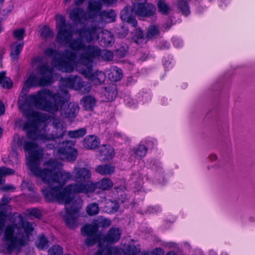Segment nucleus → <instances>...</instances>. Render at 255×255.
<instances>
[{
  "label": "nucleus",
  "mask_w": 255,
  "mask_h": 255,
  "mask_svg": "<svg viewBox=\"0 0 255 255\" xmlns=\"http://www.w3.org/2000/svg\"><path fill=\"white\" fill-rule=\"evenodd\" d=\"M209 255H217L216 253L214 251H210L209 252Z\"/></svg>",
  "instance_id": "obj_60"
},
{
  "label": "nucleus",
  "mask_w": 255,
  "mask_h": 255,
  "mask_svg": "<svg viewBox=\"0 0 255 255\" xmlns=\"http://www.w3.org/2000/svg\"><path fill=\"white\" fill-rule=\"evenodd\" d=\"M11 199L6 195H4L0 200V210L4 209V207L6 206L10 201Z\"/></svg>",
  "instance_id": "obj_44"
},
{
  "label": "nucleus",
  "mask_w": 255,
  "mask_h": 255,
  "mask_svg": "<svg viewBox=\"0 0 255 255\" xmlns=\"http://www.w3.org/2000/svg\"><path fill=\"white\" fill-rule=\"evenodd\" d=\"M24 148L25 150L33 151L28 159L30 171L48 185L42 189L45 199L65 204L64 210L61 212L63 219L69 228H77L79 225L77 214L81 208L82 201L80 198L74 199L72 193H76L66 189L69 185L63 188L69 180H73L72 175L62 169V163L54 159L45 162L43 169H41L40 161L43 155L42 150L37 149V145L32 143H26Z\"/></svg>",
  "instance_id": "obj_1"
},
{
  "label": "nucleus",
  "mask_w": 255,
  "mask_h": 255,
  "mask_svg": "<svg viewBox=\"0 0 255 255\" xmlns=\"http://www.w3.org/2000/svg\"><path fill=\"white\" fill-rule=\"evenodd\" d=\"M121 231L118 228L112 227L111 228L108 233L104 236L103 238L101 237L102 241V245H101V250H102V255H104L106 254V251H104L106 249H113L117 247H110L108 246H104V244L107 243L108 244H114L118 242L121 238ZM119 250V252L116 255H119L120 254V250L117 248ZM112 255H114V253L113 252L112 253Z\"/></svg>",
  "instance_id": "obj_14"
},
{
  "label": "nucleus",
  "mask_w": 255,
  "mask_h": 255,
  "mask_svg": "<svg viewBox=\"0 0 255 255\" xmlns=\"http://www.w3.org/2000/svg\"><path fill=\"white\" fill-rule=\"evenodd\" d=\"M86 211L89 216H94L99 212V205L96 203H92L87 205Z\"/></svg>",
  "instance_id": "obj_35"
},
{
  "label": "nucleus",
  "mask_w": 255,
  "mask_h": 255,
  "mask_svg": "<svg viewBox=\"0 0 255 255\" xmlns=\"http://www.w3.org/2000/svg\"><path fill=\"white\" fill-rule=\"evenodd\" d=\"M85 0H75V3L76 5H80L82 4ZM104 3L108 5H111L114 3L116 0H101Z\"/></svg>",
  "instance_id": "obj_46"
},
{
  "label": "nucleus",
  "mask_w": 255,
  "mask_h": 255,
  "mask_svg": "<svg viewBox=\"0 0 255 255\" xmlns=\"http://www.w3.org/2000/svg\"><path fill=\"white\" fill-rule=\"evenodd\" d=\"M33 230L32 225L21 219L18 224L8 225L5 228L0 250L4 254H11L17 248L26 245Z\"/></svg>",
  "instance_id": "obj_3"
},
{
  "label": "nucleus",
  "mask_w": 255,
  "mask_h": 255,
  "mask_svg": "<svg viewBox=\"0 0 255 255\" xmlns=\"http://www.w3.org/2000/svg\"><path fill=\"white\" fill-rule=\"evenodd\" d=\"M119 207V204L117 202L109 200L106 201L104 208L106 212L109 213H113L118 210Z\"/></svg>",
  "instance_id": "obj_30"
},
{
  "label": "nucleus",
  "mask_w": 255,
  "mask_h": 255,
  "mask_svg": "<svg viewBox=\"0 0 255 255\" xmlns=\"http://www.w3.org/2000/svg\"><path fill=\"white\" fill-rule=\"evenodd\" d=\"M113 182L109 178H104L97 182L88 181L86 182H77L69 184L67 190L75 193H82L86 194L93 193L96 189L108 190L113 187Z\"/></svg>",
  "instance_id": "obj_8"
},
{
  "label": "nucleus",
  "mask_w": 255,
  "mask_h": 255,
  "mask_svg": "<svg viewBox=\"0 0 255 255\" xmlns=\"http://www.w3.org/2000/svg\"><path fill=\"white\" fill-rule=\"evenodd\" d=\"M99 31L98 28L90 27V26L85 27L77 30V33L79 34V37L71 39L72 36L69 39L68 42L62 43L61 44H68V46L71 49L77 51H81L77 58L76 55L74 66L76 64H87L85 62L84 60L88 58V55L85 53V49L87 47L94 46L93 45H85L84 40L87 42H91L98 38V33ZM75 55V53L73 52Z\"/></svg>",
  "instance_id": "obj_5"
},
{
  "label": "nucleus",
  "mask_w": 255,
  "mask_h": 255,
  "mask_svg": "<svg viewBox=\"0 0 255 255\" xmlns=\"http://www.w3.org/2000/svg\"><path fill=\"white\" fill-rule=\"evenodd\" d=\"M84 15V12L83 9L79 7L74 8L69 12L70 19L75 23L79 22Z\"/></svg>",
  "instance_id": "obj_24"
},
{
  "label": "nucleus",
  "mask_w": 255,
  "mask_h": 255,
  "mask_svg": "<svg viewBox=\"0 0 255 255\" xmlns=\"http://www.w3.org/2000/svg\"><path fill=\"white\" fill-rule=\"evenodd\" d=\"M96 103L95 98L91 96H84L81 100V104L86 110H91L94 107Z\"/></svg>",
  "instance_id": "obj_22"
},
{
  "label": "nucleus",
  "mask_w": 255,
  "mask_h": 255,
  "mask_svg": "<svg viewBox=\"0 0 255 255\" xmlns=\"http://www.w3.org/2000/svg\"><path fill=\"white\" fill-rule=\"evenodd\" d=\"M158 11L162 14L167 15L170 11L169 6L163 1L159 0L157 3Z\"/></svg>",
  "instance_id": "obj_36"
},
{
  "label": "nucleus",
  "mask_w": 255,
  "mask_h": 255,
  "mask_svg": "<svg viewBox=\"0 0 255 255\" xmlns=\"http://www.w3.org/2000/svg\"><path fill=\"white\" fill-rule=\"evenodd\" d=\"M23 129L27 131L26 136L28 139L43 142L62 139L66 131L64 122L58 119L53 120L51 130L45 124L36 127L33 122L30 121L24 124Z\"/></svg>",
  "instance_id": "obj_4"
},
{
  "label": "nucleus",
  "mask_w": 255,
  "mask_h": 255,
  "mask_svg": "<svg viewBox=\"0 0 255 255\" xmlns=\"http://www.w3.org/2000/svg\"><path fill=\"white\" fill-rule=\"evenodd\" d=\"M12 85L11 80L5 76V72H0V86L3 88L10 89Z\"/></svg>",
  "instance_id": "obj_32"
},
{
  "label": "nucleus",
  "mask_w": 255,
  "mask_h": 255,
  "mask_svg": "<svg viewBox=\"0 0 255 255\" xmlns=\"http://www.w3.org/2000/svg\"><path fill=\"white\" fill-rule=\"evenodd\" d=\"M65 88H70L76 90H80L84 93H88L91 90V86L88 83L84 82L82 79L77 76L71 75L68 77L61 78L60 81V90L67 91Z\"/></svg>",
  "instance_id": "obj_9"
},
{
  "label": "nucleus",
  "mask_w": 255,
  "mask_h": 255,
  "mask_svg": "<svg viewBox=\"0 0 255 255\" xmlns=\"http://www.w3.org/2000/svg\"><path fill=\"white\" fill-rule=\"evenodd\" d=\"M73 174L74 177V180H80L85 181L88 180L91 177V172L88 168L85 167H79L76 166L74 167Z\"/></svg>",
  "instance_id": "obj_17"
},
{
  "label": "nucleus",
  "mask_w": 255,
  "mask_h": 255,
  "mask_svg": "<svg viewBox=\"0 0 255 255\" xmlns=\"http://www.w3.org/2000/svg\"><path fill=\"white\" fill-rule=\"evenodd\" d=\"M127 104L128 107L132 108H136L137 106V103L134 101L132 99H130L127 101Z\"/></svg>",
  "instance_id": "obj_51"
},
{
  "label": "nucleus",
  "mask_w": 255,
  "mask_h": 255,
  "mask_svg": "<svg viewBox=\"0 0 255 255\" xmlns=\"http://www.w3.org/2000/svg\"><path fill=\"white\" fill-rule=\"evenodd\" d=\"M35 244L40 250L46 249L48 247V241L43 235H40L37 238Z\"/></svg>",
  "instance_id": "obj_31"
},
{
  "label": "nucleus",
  "mask_w": 255,
  "mask_h": 255,
  "mask_svg": "<svg viewBox=\"0 0 255 255\" xmlns=\"http://www.w3.org/2000/svg\"><path fill=\"white\" fill-rule=\"evenodd\" d=\"M109 77L112 81L116 82L120 80L122 77L121 69L116 66L112 67L111 71L109 74Z\"/></svg>",
  "instance_id": "obj_28"
},
{
  "label": "nucleus",
  "mask_w": 255,
  "mask_h": 255,
  "mask_svg": "<svg viewBox=\"0 0 255 255\" xmlns=\"http://www.w3.org/2000/svg\"><path fill=\"white\" fill-rule=\"evenodd\" d=\"M42 60L40 57L35 58V62L40 63L36 69V75L34 73L29 75L23 85L22 92H27L31 87L45 86L52 82L53 68L49 67L48 62H41Z\"/></svg>",
  "instance_id": "obj_6"
},
{
  "label": "nucleus",
  "mask_w": 255,
  "mask_h": 255,
  "mask_svg": "<svg viewBox=\"0 0 255 255\" xmlns=\"http://www.w3.org/2000/svg\"><path fill=\"white\" fill-rule=\"evenodd\" d=\"M151 169L155 172H157L159 174L162 172V169L160 162L153 163L151 166Z\"/></svg>",
  "instance_id": "obj_45"
},
{
  "label": "nucleus",
  "mask_w": 255,
  "mask_h": 255,
  "mask_svg": "<svg viewBox=\"0 0 255 255\" xmlns=\"http://www.w3.org/2000/svg\"><path fill=\"white\" fill-rule=\"evenodd\" d=\"M25 34V30L23 28L17 29L13 31V37L18 41H23V39Z\"/></svg>",
  "instance_id": "obj_41"
},
{
  "label": "nucleus",
  "mask_w": 255,
  "mask_h": 255,
  "mask_svg": "<svg viewBox=\"0 0 255 255\" xmlns=\"http://www.w3.org/2000/svg\"><path fill=\"white\" fill-rule=\"evenodd\" d=\"M22 189H27L30 191H33L34 190V185L31 181L23 180L21 183Z\"/></svg>",
  "instance_id": "obj_42"
},
{
  "label": "nucleus",
  "mask_w": 255,
  "mask_h": 255,
  "mask_svg": "<svg viewBox=\"0 0 255 255\" xmlns=\"http://www.w3.org/2000/svg\"><path fill=\"white\" fill-rule=\"evenodd\" d=\"M14 171L9 168L2 167L0 168V174L5 176L14 174Z\"/></svg>",
  "instance_id": "obj_43"
},
{
  "label": "nucleus",
  "mask_w": 255,
  "mask_h": 255,
  "mask_svg": "<svg viewBox=\"0 0 255 255\" xmlns=\"http://www.w3.org/2000/svg\"><path fill=\"white\" fill-rule=\"evenodd\" d=\"M85 51V53L88 55V57L84 61L89 65L94 63L96 60L111 61L114 57L112 51L107 50H101L98 46L95 45L87 47Z\"/></svg>",
  "instance_id": "obj_10"
},
{
  "label": "nucleus",
  "mask_w": 255,
  "mask_h": 255,
  "mask_svg": "<svg viewBox=\"0 0 255 255\" xmlns=\"http://www.w3.org/2000/svg\"><path fill=\"white\" fill-rule=\"evenodd\" d=\"M4 176H2V175L0 174V185L3 184L5 181Z\"/></svg>",
  "instance_id": "obj_57"
},
{
  "label": "nucleus",
  "mask_w": 255,
  "mask_h": 255,
  "mask_svg": "<svg viewBox=\"0 0 255 255\" xmlns=\"http://www.w3.org/2000/svg\"><path fill=\"white\" fill-rule=\"evenodd\" d=\"M100 143L99 139L97 136L91 135L86 136L83 141V145L88 149L96 148Z\"/></svg>",
  "instance_id": "obj_21"
},
{
  "label": "nucleus",
  "mask_w": 255,
  "mask_h": 255,
  "mask_svg": "<svg viewBox=\"0 0 255 255\" xmlns=\"http://www.w3.org/2000/svg\"><path fill=\"white\" fill-rule=\"evenodd\" d=\"M142 179H143L142 176L140 175V177L138 178V180L139 185H140L141 184Z\"/></svg>",
  "instance_id": "obj_59"
},
{
  "label": "nucleus",
  "mask_w": 255,
  "mask_h": 255,
  "mask_svg": "<svg viewBox=\"0 0 255 255\" xmlns=\"http://www.w3.org/2000/svg\"><path fill=\"white\" fill-rule=\"evenodd\" d=\"M172 21L171 20H167L163 25V27L165 30L169 29L172 26Z\"/></svg>",
  "instance_id": "obj_52"
},
{
  "label": "nucleus",
  "mask_w": 255,
  "mask_h": 255,
  "mask_svg": "<svg viewBox=\"0 0 255 255\" xmlns=\"http://www.w3.org/2000/svg\"><path fill=\"white\" fill-rule=\"evenodd\" d=\"M32 141H31L25 142V137H23V136L20 137L18 135L15 134L13 136V141H12L13 146H14L15 147L21 146V145L23 144V143H24L23 144V148H24V151L26 152H28L29 153L28 156L27 157V164L28 166H29V161H28L29 157L30 156V155L32 154L33 151L25 150V148H24L25 145L27 143H32L37 145V149H41L43 151V149L42 148H40L38 146V144L35 143V141L36 140H33V139H32Z\"/></svg>",
  "instance_id": "obj_19"
},
{
  "label": "nucleus",
  "mask_w": 255,
  "mask_h": 255,
  "mask_svg": "<svg viewBox=\"0 0 255 255\" xmlns=\"http://www.w3.org/2000/svg\"><path fill=\"white\" fill-rule=\"evenodd\" d=\"M46 147L48 148V149H52V148H54V145H53V144H47V146H46Z\"/></svg>",
  "instance_id": "obj_58"
},
{
  "label": "nucleus",
  "mask_w": 255,
  "mask_h": 255,
  "mask_svg": "<svg viewBox=\"0 0 255 255\" xmlns=\"http://www.w3.org/2000/svg\"><path fill=\"white\" fill-rule=\"evenodd\" d=\"M131 10L138 17H146L153 15L156 8L154 5L151 3L137 2L132 4Z\"/></svg>",
  "instance_id": "obj_15"
},
{
  "label": "nucleus",
  "mask_w": 255,
  "mask_h": 255,
  "mask_svg": "<svg viewBox=\"0 0 255 255\" xmlns=\"http://www.w3.org/2000/svg\"><path fill=\"white\" fill-rule=\"evenodd\" d=\"M136 32L137 33V38L138 39H142L143 37L142 32L140 30H136Z\"/></svg>",
  "instance_id": "obj_56"
},
{
  "label": "nucleus",
  "mask_w": 255,
  "mask_h": 255,
  "mask_svg": "<svg viewBox=\"0 0 255 255\" xmlns=\"http://www.w3.org/2000/svg\"><path fill=\"white\" fill-rule=\"evenodd\" d=\"M121 17L123 21L131 24L133 27H136L137 24V21L133 16L129 14L128 9L127 8H124L121 11Z\"/></svg>",
  "instance_id": "obj_26"
},
{
  "label": "nucleus",
  "mask_w": 255,
  "mask_h": 255,
  "mask_svg": "<svg viewBox=\"0 0 255 255\" xmlns=\"http://www.w3.org/2000/svg\"><path fill=\"white\" fill-rule=\"evenodd\" d=\"M69 98V95L65 90L53 93L44 89L28 95L24 101L19 100L18 104L24 116L29 120L38 116V113L33 108L52 114L59 110L62 116L70 119L77 116L79 108L76 103L66 104Z\"/></svg>",
  "instance_id": "obj_2"
},
{
  "label": "nucleus",
  "mask_w": 255,
  "mask_h": 255,
  "mask_svg": "<svg viewBox=\"0 0 255 255\" xmlns=\"http://www.w3.org/2000/svg\"><path fill=\"white\" fill-rule=\"evenodd\" d=\"M99 16L101 21L98 22V26H103L104 23L113 22L116 19V14L113 10H104L101 11Z\"/></svg>",
  "instance_id": "obj_20"
},
{
  "label": "nucleus",
  "mask_w": 255,
  "mask_h": 255,
  "mask_svg": "<svg viewBox=\"0 0 255 255\" xmlns=\"http://www.w3.org/2000/svg\"><path fill=\"white\" fill-rule=\"evenodd\" d=\"M149 211L151 213H155L159 211L160 210L159 207H150L149 208Z\"/></svg>",
  "instance_id": "obj_53"
},
{
  "label": "nucleus",
  "mask_w": 255,
  "mask_h": 255,
  "mask_svg": "<svg viewBox=\"0 0 255 255\" xmlns=\"http://www.w3.org/2000/svg\"><path fill=\"white\" fill-rule=\"evenodd\" d=\"M5 108L3 103L0 101V116L4 114Z\"/></svg>",
  "instance_id": "obj_54"
},
{
  "label": "nucleus",
  "mask_w": 255,
  "mask_h": 255,
  "mask_svg": "<svg viewBox=\"0 0 255 255\" xmlns=\"http://www.w3.org/2000/svg\"><path fill=\"white\" fill-rule=\"evenodd\" d=\"M221 255H228L226 253H223Z\"/></svg>",
  "instance_id": "obj_64"
},
{
  "label": "nucleus",
  "mask_w": 255,
  "mask_h": 255,
  "mask_svg": "<svg viewBox=\"0 0 255 255\" xmlns=\"http://www.w3.org/2000/svg\"><path fill=\"white\" fill-rule=\"evenodd\" d=\"M101 3L99 1L90 0L89 1L88 10L90 12L93 13L95 17L101 8Z\"/></svg>",
  "instance_id": "obj_29"
},
{
  "label": "nucleus",
  "mask_w": 255,
  "mask_h": 255,
  "mask_svg": "<svg viewBox=\"0 0 255 255\" xmlns=\"http://www.w3.org/2000/svg\"><path fill=\"white\" fill-rule=\"evenodd\" d=\"M3 133V129L0 127V138L1 137Z\"/></svg>",
  "instance_id": "obj_62"
},
{
  "label": "nucleus",
  "mask_w": 255,
  "mask_h": 255,
  "mask_svg": "<svg viewBox=\"0 0 255 255\" xmlns=\"http://www.w3.org/2000/svg\"><path fill=\"white\" fill-rule=\"evenodd\" d=\"M14 189L15 187L12 185H6L0 188V190L2 191L14 190Z\"/></svg>",
  "instance_id": "obj_49"
},
{
  "label": "nucleus",
  "mask_w": 255,
  "mask_h": 255,
  "mask_svg": "<svg viewBox=\"0 0 255 255\" xmlns=\"http://www.w3.org/2000/svg\"><path fill=\"white\" fill-rule=\"evenodd\" d=\"M95 170L101 175H107L112 174L114 172L115 168L112 165L104 164L97 166Z\"/></svg>",
  "instance_id": "obj_27"
},
{
  "label": "nucleus",
  "mask_w": 255,
  "mask_h": 255,
  "mask_svg": "<svg viewBox=\"0 0 255 255\" xmlns=\"http://www.w3.org/2000/svg\"><path fill=\"white\" fill-rule=\"evenodd\" d=\"M173 43L176 47H180L183 45L182 40L179 38H173Z\"/></svg>",
  "instance_id": "obj_48"
},
{
  "label": "nucleus",
  "mask_w": 255,
  "mask_h": 255,
  "mask_svg": "<svg viewBox=\"0 0 255 255\" xmlns=\"http://www.w3.org/2000/svg\"><path fill=\"white\" fill-rule=\"evenodd\" d=\"M29 214L37 218H39L40 216V213L39 210L37 209H31L29 211Z\"/></svg>",
  "instance_id": "obj_50"
},
{
  "label": "nucleus",
  "mask_w": 255,
  "mask_h": 255,
  "mask_svg": "<svg viewBox=\"0 0 255 255\" xmlns=\"http://www.w3.org/2000/svg\"><path fill=\"white\" fill-rule=\"evenodd\" d=\"M40 36L43 38H48L53 37L54 36L53 32L50 30L49 27L43 26L40 29Z\"/></svg>",
  "instance_id": "obj_38"
},
{
  "label": "nucleus",
  "mask_w": 255,
  "mask_h": 255,
  "mask_svg": "<svg viewBox=\"0 0 255 255\" xmlns=\"http://www.w3.org/2000/svg\"><path fill=\"white\" fill-rule=\"evenodd\" d=\"M44 54L48 57H53L52 64L58 70L66 73L73 71L76 56L73 51L66 50L61 54L51 48H47Z\"/></svg>",
  "instance_id": "obj_7"
},
{
  "label": "nucleus",
  "mask_w": 255,
  "mask_h": 255,
  "mask_svg": "<svg viewBox=\"0 0 255 255\" xmlns=\"http://www.w3.org/2000/svg\"><path fill=\"white\" fill-rule=\"evenodd\" d=\"M99 157L101 161L111 159L115 155L114 148L110 145H103L99 149Z\"/></svg>",
  "instance_id": "obj_18"
},
{
  "label": "nucleus",
  "mask_w": 255,
  "mask_h": 255,
  "mask_svg": "<svg viewBox=\"0 0 255 255\" xmlns=\"http://www.w3.org/2000/svg\"><path fill=\"white\" fill-rule=\"evenodd\" d=\"M136 177H137V175L136 174H134V175H133L132 179H134Z\"/></svg>",
  "instance_id": "obj_63"
},
{
  "label": "nucleus",
  "mask_w": 255,
  "mask_h": 255,
  "mask_svg": "<svg viewBox=\"0 0 255 255\" xmlns=\"http://www.w3.org/2000/svg\"><path fill=\"white\" fill-rule=\"evenodd\" d=\"M94 63L91 64H82V67L77 68L78 72L84 77L89 80L94 85H101L106 79L104 72L100 70L93 71L92 67Z\"/></svg>",
  "instance_id": "obj_13"
},
{
  "label": "nucleus",
  "mask_w": 255,
  "mask_h": 255,
  "mask_svg": "<svg viewBox=\"0 0 255 255\" xmlns=\"http://www.w3.org/2000/svg\"><path fill=\"white\" fill-rule=\"evenodd\" d=\"M217 159V156L216 154H211L209 156V159L211 161H214L216 160Z\"/></svg>",
  "instance_id": "obj_55"
},
{
  "label": "nucleus",
  "mask_w": 255,
  "mask_h": 255,
  "mask_svg": "<svg viewBox=\"0 0 255 255\" xmlns=\"http://www.w3.org/2000/svg\"><path fill=\"white\" fill-rule=\"evenodd\" d=\"M159 34V30L157 26L152 25L148 28L146 36L148 38H152Z\"/></svg>",
  "instance_id": "obj_39"
},
{
  "label": "nucleus",
  "mask_w": 255,
  "mask_h": 255,
  "mask_svg": "<svg viewBox=\"0 0 255 255\" xmlns=\"http://www.w3.org/2000/svg\"><path fill=\"white\" fill-rule=\"evenodd\" d=\"M127 54V51L123 48L118 49L116 52V55L119 57H124Z\"/></svg>",
  "instance_id": "obj_47"
},
{
  "label": "nucleus",
  "mask_w": 255,
  "mask_h": 255,
  "mask_svg": "<svg viewBox=\"0 0 255 255\" xmlns=\"http://www.w3.org/2000/svg\"><path fill=\"white\" fill-rule=\"evenodd\" d=\"M75 142L65 140L58 144V149L55 154L60 159L74 161L78 155L77 150L74 147Z\"/></svg>",
  "instance_id": "obj_12"
},
{
  "label": "nucleus",
  "mask_w": 255,
  "mask_h": 255,
  "mask_svg": "<svg viewBox=\"0 0 255 255\" xmlns=\"http://www.w3.org/2000/svg\"><path fill=\"white\" fill-rule=\"evenodd\" d=\"M166 255H176V254L173 252H170L168 253H167Z\"/></svg>",
  "instance_id": "obj_61"
},
{
  "label": "nucleus",
  "mask_w": 255,
  "mask_h": 255,
  "mask_svg": "<svg viewBox=\"0 0 255 255\" xmlns=\"http://www.w3.org/2000/svg\"><path fill=\"white\" fill-rule=\"evenodd\" d=\"M95 27V28H99V31L98 33V38L96 39L97 40L100 36L101 37V39L100 41V45L103 46H109L112 43L114 42V36L112 33L107 30H103L101 33V26H97L96 23H95V22H93L92 25L90 27Z\"/></svg>",
  "instance_id": "obj_16"
},
{
  "label": "nucleus",
  "mask_w": 255,
  "mask_h": 255,
  "mask_svg": "<svg viewBox=\"0 0 255 255\" xmlns=\"http://www.w3.org/2000/svg\"><path fill=\"white\" fill-rule=\"evenodd\" d=\"M178 6L183 14L187 15L189 14V8L186 1L179 0L178 3Z\"/></svg>",
  "instance_id": "obj_40"
},
{
  "label": "nucleus",
  "mask_w": 255,
  "mask_h": 255,
  "mask_svg": "<svg viewBox=\"0 0 255 255\" xmlns=\"http://www.w3.org/2000/svg\"><path fill=\"white\" fill-rule=\"evenodd\" d=\"M94 222L98 229L100 227L107 228L111 224L110 220L104 218L102 216H99L96 219L94 220Z\"/></svg>",
  "instance_id": "obj_33"
},
{
  "label": "nucleus",
  "mask_w": 255,
  "mask_h": 255,
  "mask_svg": "<svg viewBox=\"0 0 255 255\" xmlns=\"http://www.w3.org/2000/svg\"><path fill=\"white\" fill-rule=\"evenodd\" d=\"M146 147L142 144H140L134 150V153L135 154V156L137 158H141L144 157L146 155Z\"/></svg>",
  "instance_id": "obj_37"
},
{
  "label": "nucleus",
  "mask_w": 255,
  "mask_h": 255,
  "mask_svg": "<svg viewBox=\"0 0 255 255\" xmlns=\"http://www.w3.org/2000/svg\"><path fill=\"white\" fill-rule=\"evenodd\" d=\"M87 133L85 128H81L77 130H70L68 132V135L71 138H80L84 136Z\"/></svg>",
  "instance_id": "obj_34"
},
{
  "label": "nucleus",
  "mask_w": 255,
  "mask_h": 255,
  "mask_svg": "<svg viewBox=\"0 0 255 255\" xmlns=\"http://www.w3.org/2000/svg\"><path fill=\"white\" fill-rule=\"evenodd\" d=\"M56 27L58 31L56 37L57 42L59 43L68 42L73 36L72 25L66 24L64 17L57 14L56 15Z\"/></svg>",
  "instance_id": "obj_11"
},
{
  "label": "nucleus",
  "mask_w": 255,
  "mask_h": 255,
  "mask_svg": "<svg viewBox=\"0 0 255 255\" xmlns=\"http://www.w3.org/2000/svg\"><path fill=\"white\" fill-rule=\"evenodd\" d=\"M23 41H17L11 45L10 55L12 59H16L18 58L23 48Z\"/></svg>",
  "instance_id": "obj_25"
},
{
  "label": "nucleus",
  "mask_w": 255,
  "mask_h": 255,
  "mask_svg": "<svg viewBox=\"0 0 255 255\" xmlns=\"http://www.w3.org/2000/svg\"><path fill=\"white\" fill-rule=\"evenodd\" d=\"M104 94L107 101H112L114 100L117 95L116 85L112 83L106 87Z\"/></svg>",
  "instance_id": "obj_23"
}]
</instances>
